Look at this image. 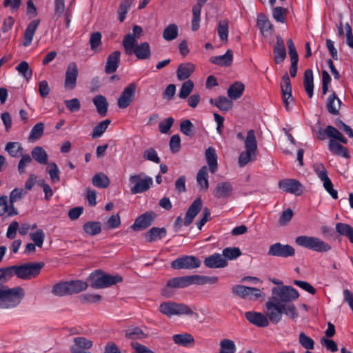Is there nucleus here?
I'll return each mask as SVG.
<instances>
[{
    "label": "nucleus",
    "instance_id": "obj_58",
    "mask_svg": "<svg viewBox=\"0 0 353 353\" xmlns=\"http://www.w3.org/2000/svg\"><path fill=\"white\" fill-rule=\"evenodd\" d=\"M15 275L14 265L0 268V284L4 283Z\"/></svg>",
    "mask_w": 353,
    "mask_h": 353
},
{
    "label": "nucleus",
    "instance_id": "obj_34",
    "mask_svg": "<svg viewBox=\"0 0 353 353\" xmlns=\"http://www.w3.org/2000/svg\"><path fill=\"white\" fill-rule=\"evenodd\" d=\"M69 295L78 294L81 292L85 290L88 287L87 282L81 280H74L67 281Z\"/></svg>",
    "mask_w": 353,
    "mask_h": 353
},
{
    "label": "nucleus",
    "instance_id": "obj_18",
    "mask_svg": "<svg viewBox=\"0 0 353 353\" xmlns=\"http://www.w3.org/2000/svg\"><path fill=\"white\" fill-rule=\"evenodd\" d=\"M232 185L228 181H221L216 185L213 194L216 199H228L233 193Z\"/></svg>",
    "mask_w": 353,
    "mask_h": 353
},
{
    "label": "nucleus",
    "instance_id": "obj_4",
    "mask_svg": "<svg viewBox=\"0 0 353 353\" xmlns=\"http://www.w3.org/2000/svg\"><path fill=\"white\" fill-rule=\"evenodd\" d=\"M245 148V150L241 152L239 157L238 163L240 167H243L256 159L257 141L253 130H250L247 133Z\"/></svg>",
    "mask_w": 353,
    "mask_h": 353
},
{
    "label": "nucleus",
    "instance_id": "obj_37",
    "mask_svg": "<svg viewBox=\"0 0 353 353\" xmlns=\"http://www.w3.org/2000/svg\"><path fill=\"white\" fill-rule=\"evenodd\" d=\"M93 103L96 106L97 112L102 117L106 115L108 112V103L105 97L99 94L92 99Z\"/></svg>",
    "mask_w": 353,
    "mask_h": 353
},
{
    "label": "nucleus",
    "instance_id": "obj_2",
    "mask_svg": "<svg viewBox=\"0 0 353 353\" xmlns=\"http://www.w3.org/2000/svg\"><path fill=\"white\" fill-rule=\"evenodd\" d=\"M24 290L21 287L9 288L3 285V291L0 301V308L10 309L19 305L24 297Z\"/></svg>",
    "mask_w": 353,
    "mask_h": 353
},
{
    "label": "nucleus",
    "instance_id": "obj_51",
    "mask_svg": "<svg viewBox=\"0 0 353 353\" xmlns=\"http://www.w3.org/2000/svg\"><path fill=\"white\" fill-rule=\"evenodd\" d=\"M257 291L253 287H247L241 285H236L232 288V292L236 296L242 298H247L249 296L250 291Z\"/></svg>",
    "mask_w": 353,
    "mask_h": 353
},
{
    "label": "nucleus",
    "instance_id": "obj_15",
    "mask_svg": "<svg viewBox=\"0 0 353 353\" xmlns=\"http://www.w3.org/2000/svg\"><path fill=\"white\" fill-rule=\"evenodd\" d=\"M78 73L79 70L76 63H70L65 71L64 81V87L66 90H72L76 87Z\"/></svg>",
    "mask_w": 353,
    "mask_h": 353
},
{
    "label": "nucleus",
    "instance_id": "obj_26",
    "mask_svg": "<svg viewBox=\"0 0 353 353\" xmlns=\"http://www.w3.org/2000/svg\"><path fill=\"white\" fill-rule=\"evenodd\" d=\"M208 0H198L197 3L192 8V30L196 31L199 28L201 12L203 6Z\"/></svg>",
    "mask_w": 353,
    "mask_h": 353
},
{
    "label": "nucleus",
    "instance_id": "obj_30",
    "mask_svg": "<svg viewBox=\"0 0 353 353\" xmlns=\"http://www.w3.org/2000/svg\"><path fill=\"white\" fill-rule=\"evenodd\" d=\"M6 213L8 216H12L17 215L18 212L14 207V205L8 203L7 196H0V216L4 215Z\"/></svg>",
    "mask_w": 353,
    "mask_h": 353
},
{
    "label": "nucleus",
    "instance_id": "obj_9",
    "mask_svg": "<svg viewBox=\"0 0 353 353\" xmlns=\"http://www.w3.org/2000/svg\"><path fill=\"white\" fill-rule=\"evenodd\" d=\"M129 182L130 184H133L130 188L132 194L146 192L153 183L152 177L147 176L143 172L130 176Z\"/></svg>",
    "mask_w": 353,
    "mask_h": 353
},
{
    "label": "nucleus",
    "instance_id": "obj_8",
    "mask_svg": "<svg viewBox=\"0 0 353 353\" xmlns=\"http://www.w3.org/2000/svg\"><path fill=\"white\" fill-rule=\"evenodd\" d=\"M159 311L163 314L171 317L174 315H190L194 314L192 309L183 303H177L172 301L163 302L160 304Z\"/></svg>",
    "mask_w": 353,
    "mask_h": 353
},
{
    "label": "nucleus",
    "instance_id": "obj_45",
    "mask_svg": "<svg viewBox=\"0 0 353 353\" xmlns=\"http://www.w3.org/2000/svg\"><path fill=\"white\" fill-rule=\"evenodd\" d=\"M191 278H192V284H197V285L214 284L218 281L217 276L192 275Z\"/></svg>",
    "mask_w": 353,
    "mask_h": 353
},
{
    "label": "nucleus",
    "instance_id": "obj_47",
    "mask_svg": "<svg viewBox=\"0 0 353 353\" xmlns=\"http://www.w3.org/2000/svg\"><path fill=\"white\" fill-rule=\"evenodd\" d=\"M44 131V124L42 122L37 123L31 130L29 136L28 141L33 142L38 140L41 137Z\"/></svg>",
    "mask_w": 353,
    "mask_h": 353
},
{
    "label": "nucleus",
    "instance_id": "obj_36",
    "mask_svg": "<svg viewBox=\"0 0 353 353\" xmlns=\"http://www.w3.org/2000/svg\"><path fill=\"white\" fill-rule=\"evenodd\" d=\"M245 86L243 83L239 81H236L230 86L227 91V94L232 100H236L239 99L244 91Z\"/></svg>",
    "mask_w": 353,
    "mask_h": 353
},
{
    "label": "nucleus",
    "instance_id": "obj_48",
    "mask_svg": "<svg viewBox=\"0 0 353 353\" xmlns=\"http://www.w3.org/2000/svg\"><path fill=\"white\" fill-rule=\"evenodd\" d=\"M125 336L130 339H143L148 336V335L138 327H131L127 329Z\"/></svg>",
    "mask_w": 353,
    "mask_h": 353
},
{
    "label": "nucleus",
    "instance_id": "obj_57",
    "mask_svg": "<svg viewBox=\"0 0 353 353\" xmlns=\"http://www.w3.org/2000/svg\"><path fill=\"white\" fill-rule=\"evenodd\" d=\"M257 26L261 32L263 33L272 28V25L265 15L261 14L258 16Z\"/></svg>",
    "mask_w": 353,
    "mask_h": 353
},
{
    "label": "nucleus",
    "instance_id": "obj_22",
    "mask_svg": "<svg viewBox=\"0 0 353 353\" xmlns=\"http://www.w3.org/2000/svg\"><path fill=\"white\" fill-rule=\"evenodd\" d=\"M274 61L276 63H282L286 57V50L283 39L280 35L276 36V42L274 46Z\"/></svg>",
    "mask_w": 353,
    "mask_h": 353
},
{
    "label": "nucleus",
    "instance_id": "obj_29",
    "mask_svg": "<svg viewBox=\"0 0 353 353\" xmlns=\"http://www.w3.org/2000/svg\"><path fill=\"white\" fill-rule=\"evenodd\" d=\"M205 159L209 166L208 168L210 172L214 173L217 170V155L216 150L212 147H209L205 151Z\"/></svg>",
    "mask_w": 353,
    "mask_h": 353
},
{
    "label": "nucleus",
    "instance_id": "obj_10",
    "mask_svg": "<svg viewBox=\"0 0 353 353\" xmlns=\"http://www.w3.org/2000/svg\"><path fill=\"white\" fill-rule=\"evenodd\" d=\"M201 265V261L190 255L179 257L171 263V267L175 270L197 268Z\"/></svg>",
    "mask_w": 353,
    "mask_h": 353
},
{
    "label": "nucleus",
    "instance_id": "obj_42",
    "mask_svg": "<svg viewBox=\"0 0 353 353\" xmlns=\"http://www.w3.org/2000/svg\"><path fill=\"white\" fill-rule=\"evenodd\" d=\"M5 150L12 157H19L21 155L23 148L21 146V144L19 142H8L5 147Z\"/></svg>",
    "mask_w": 353,
    "mask_h": 353
},
{
    "label": "nucleus",
    "instance_id": "obj_1",
    "mask_svg": "<svg viewBox=\"0 0 353 353\" xmlns=\"http://www.w3.org/2000/svg\"><path fill=\"white\" fill-rule=\"evenodd\" d=\"M136 37L131 33L126 34L123 40V46L128 54H134L135 56L141 60L148 59L150 57V47L148 42H143L137 45Z\"/></svg>",
    "mask_w": 353,
    "mask_h": 353
},
{
    "label": "nucleus",
    "instance_id": "obj_31",
    "mask_svg": "<svg viewBox=\"0 0 353 353\" xmlns=\"http://www.w3.org/2000/svg\"><path fill=\"white\" fill-rule=\"evenodd\" d=\"M328 149L334 154L347 159L350 157L347 149L333 139L329 141Z\"/></svg>",
    "mask_w": 353,
    "mask_h": 353
},
{
    "label": "nucleus",
    "instance_id": "obj_24",
    "mask_svg": "<svg viewBox=\"0 0 353 353\" xmlns=\"http://www.w3.org/2000/svg\"><path fill=\"white\" fill-rule=\"evenodd\" d=\"M190 285H192L191 276H179L170 279L166 284V288H184Z\"/></svg>",
    "mask_w": 353,
    "mask_h": 353
},
{
    "label": "nucleus",
    "instance_id": "obj_44",
    "mask_svg": "<svg viewBox=\"0 0 353 353\" xmlns=\"http://www.w3.org/2000/svg\"><path fill=\"white\" fill-rule=\"evenodd\" d=\"M83 230L89 235L94 236L99 234L101 231V225L100 222L88 221L83 225Z\"/></svg>",
    "mask_w": 353,
    "mask_h": 353
},
{
    "label": "nucleus",
    "instance_id": "obj_23",
    "mask_svg": "<svg viewBox=\"0 0 353 353\" xmlns=\"http://www.w3.org/2000/svg\"><path fill=\"white\" fill-rule=\"evenodd\" d=\"M120 56L121 52L119 50H116L108 57L105 67V72L107 74H112L117 70L120 61Z\"/></svg>",
    "mask_w": 353,
    "mask_h": 353
},
{
    "label": "nucleus",
    "instance_id": "obj_5",
    "mask_svg": "<svg viewBox=\"0 0 353 353\" xmlns=\"http://www.w3.org/2000/svg\"><path fill=\"white\" fill-rule=\"evenodd\" d=\"M299 296V294L296 289L290 285H282L272 288L270 299L281 305L291 303Z\"/></svg>",
    "mask_w": 353,
    "mask_h": 353
},
{
    "label": "nucleus",
    "instance_id": "obj_33",
    "mask_svg": "<svg viewBox=\"0 0 353 353\" xmlns=\"http://www.w3.org/2000/svg\"><path fill=\"white\" fill-rule=\"evenodd\" d=\"M341 101L336 97L335 93L332 94L327 99L326 107L329 113L333 115H338Z\"/></svg>",
    "mask_w": 353,
    "mask_h": 353
},
{
    "label": "nucleus",
    "instance_id": "obj_20",
    "mask_svg": "<svg viewBox=\"0 0 353 353\" xmlns=\"http://www.w3.org/2000/svg\"><path fill=\"white\" fill-rule=\"evenodd\" d=\"M203 263L209 268H223L228 265V261L219 253L206 257Z\"/></svg>",
    "mask_w": 353,
    "mask_h": 353
},
{
    "label": "nucleus",
    "instance_id": "obj_19",
    "mask_svg": "<svg viewBox=\"0 0 353 353\" xmlns=\"http://www.w3.org/2000/svg\"><path fill=\"white\" fill-rule=\"evenodd\" d=\"M202 208V200L201 197L196 198L190 205L184 219V225H190L195 216L199 214Z\"/></svg>",
    "mask_w": 353,
    "mask_h": 353
},
{
    "label": "nucleus",
    "instance_id": "obj_35",
    "mask_svg": "<svg viewBox=\"0 0 353 353\" xmlns=\"http://www.w3.org/2000/svg\"><path fill=\"white\" fill-rule=\"evenodd\" d=\"M196 181L201 190H207L209 188L208 169L204 165L201 168L196 174Z\"/></svg>",
    "mask_w": 353,
    "mask_h": 353
},
{
    "label": "nucleus",
    "instance_id": "obj_32",
    "mask_svg": "<svg viewBox=\"0 0 353 353\" xmlns=\"http://www.w3.org/2000/svg\"><path fill=\"white\" fill-rule=\"evenodd\" d=\"M303 85L307 94L310 98H312L314 90V77L311 69H307L304 72Z\"/></svg>",
    "mask_w": 353,
    "mask_h": 353
},
{
    "label": "nucleus",
    "instance_id": "obj_11",
    "mask_svg": "<svg viewBox=\"0 0 353 353\" xmlns=\"http://www.w3.org/2000/svg\"><path fill=\"white\" fill-rule=\"evenodd\" d=\"M136 88L137 85L134 83H130L124 88L117 101L119 108L124 109L130 105L134 99Z\"/></svg>",
    "mask_w": 353,
    "mask_h": 353
},
{
    "label": "nucleus",
    "instance_id": "obj_40",
    "mask_svg": "<svg viewBox=\"0 0 353 353\" xmlns=\"http://www.w3.org/2000/svg\"><path fill=\"white\" fill-rule=\"evenodd\" d=\"M336 231L341 235L347 237L350 242L353 244V228L347 223H337Z\"/></svg>",
    "mask_w": 353,
    "mask_h": 353
},
{
    "label": "nucleus",
    "instance_id": "obj_43",
    "mask_svg": "<svg viewBox=\"0 0 353 353\" xmlns=\"http://www.w3.org/2000/svg\"><path fill=\"white\" fill-rule=\"evenodd\" d=\"M93 185L100 188H106L110 185V179L106 174L99 172L94 175L92 179Z\"/></svg>",
    "mask_w": 353,
    "mask_h": 353
},
{
    "label": "nucleus",
    "instance_id": "obj_25",
    "mask_svg": "<svg viewBox=\"0 0 353 353\" xmlns=\"http://www.w3.org/2000/svg\"><path fill=\"white\" fill-rule=\"evenodd\" d=\"M195 65L190 62L181 63L176 70L177 79L183 81L188 79L194 72Z\"/></svg>",
    "mask_w": 353,
    "mask_h": 353
},
{
    "label": "nucleus",
    "instance_id": "obj_41",
    "mask_svg": "<svg viewBox=\"0 0 353 353\" xmlns=\"http://www.w3.org/2000/svg\"><path fill=\"white\" fill-rule=\"evenodd\" d=\"M173 341L182 346L188 347L194 341L193 336L190 334H178L172 336Z\"/></svg>",
    "mask_w": 353,
    "mask_h": 353
},
{
    "label": "nucleus",
    "instance_id": "obj_14",
    "mask_svg": "<svg viewBox=\"0 0 353 353\" xmlns=\"http://www.w3.org/2000/svg\"><path fill=\"white\" fill-rule=\"evenodd\" d=\"M279 186L285 192L300 196L304 190L303 185L297 180L293 179H282L279 182Z\"/></svg>",
    "mask_w": 353,
    "mask_h": 353
},
{
    "label": "nucleus",
    "instance_id": "obj_27",
    "mask_svg": "<svg viewBox=\"0 0 353 353\" xmlns=\"http://www.w3.org/2000/svg\"><path fill=\"white\" fill-rule=\"evenodd\" d=\"M39 19L32 21L27 26L23 37V45L25 47L30 46L32 43L34 34L39 25Z\"/></svg>",
    "mask_w": 353,
    "mask_h": 353
},
{
    "label": "nucleus",
    "instance_id": "obj_64",
    "mask_svg": "<svg viewBox=\"0 0 353 353\" xmlns=\"http://www.w3.org/2000/svg\"><path fill=\"white\" fill-rule=\"evenodd\" d=\"M30 239L39 248H41L45 239V233L41 229H38L35 232L30 234Z\"/></svg>",
    "mask_w": 353,
    "mask_h": 353
},
{
    "label": "nucleus",
    "instance_id": "obj_46",
    "mask_svg": "<svg viewBox=\"0 0 353 353\" xmlns=\"http://www.w3.org/2000/svg\"><path fill=\"white\" fill-rule=\"evenodd\" d=\"M327 137L335 140H337L343 143H347V139L334 127L332 125H327L326 127Z\"/></svg>",
    "mask_w": 353,
    "mask_h": 353
},
{
    "label": "nucleus",
    "instance_id": "obj_49",
    "mask_svg": "<svg viewBox=\"0 0 353 353\" xmlns=\"http://www.w3.org/2000/svg\"><path fill=\"white\" fill-rule=\"evenodd\" d=\"M216 107L220 111L228 112L233 108L232 100L224 96H219L217 97Z\"/></svg>",
    "mask_w": 353,
    "mask_h": 353
},
{
    "label": "nucleus",
    "instance_id": "obj_63",
    "mask_svg": "<svg viewBox=\"0 0 353 353\" xmlns=\"http://www.w3.org/2000/svg\"><path fill=\"white\" fill-rule=\"evenodd\" d=\"M299 341L301 346L307 350H313L314 347V340L307 336L304 332L299 334Z\"/></svg>",
    "mask_w": 353,
    "mask_h": 353
},
{
    "label": "nucleus",
    "instance_id": "obj_50",
    "mask_svg": "<svg viewBox=\"0 0 353 353\" xmlns=\"http://www.w3.org/2000/svg\"><path fill=\"white\" fill-rule=\"evenodd\" d=\"M178 36V27L176 24L168 25L163 30V37L166 41H172Z\"/></svg>",
    "mask_w": 353,
    "mask_h": 353
},
{
    "label": "nucleus",
    "instance_id": "obj_59",
    "mask_svg": "<svg viewBox=\"0 0 353 353\" xmlns=\"http://www.w3.org/2000/svg\"><path fill=\"white\" fill-rule=\"evenodd\" d=\"M235 350V344L232 340L225 339L221 341L219 353H234Z\"/></svg>",
    "mask_w": 353,
    "mask_h": 353
},
{
    "label": "nucleus",
    "instance_id": "obj_55",
    "mask_svg": "<svg viewBox=\"0 0 353 353\" xmlns=\"http://www.w3.org/2000/svg\"><path fill=\"white\" fill-rule=\"evenodd\" d=\"M110 123V120L106 119L104 120L99 123H98L95 127H94L92 133V138L95 139L97 137H101L104 132L108 128V125Z\"/></svg>",
    "mask_w": 353,
    "mask_h": 353
},
{
    "label": "nucleus",
    "instance_id": "obj_17",
    "mask_svg": "<svg viewBox=\"0 0 353 353\" xmlns=\"http://www.w3.org/2000/svg\"><path fill=\"white\" fill-rule=\"evenodd\" d=\"M155 218L154 212L150 211L139 216L132 225L131 228L134 230H140L145 229L152 225Z\"/></svg>",
    "mask_w": 353,
    "mask_h": 353
},
{
    "label": "nucleus",
    "instance_id": "obj_62",
    "mask_svg": "<svg viewBox=\"0 0 353 353\" xmlns=\"http://www.w3.org/2000/svg\"><path fill=\"white\" fill-rule=\"evenodd\" d=\"M218 34L221 41L227 42L228 38V23L227 21H220L218 26Z\"/></svg>",
    "mask_w": 353,
    "mask_h": 353
},
{
    "label": "nucleus",
    "instance_id": "obj_61",
    "mask_svg": "<svg viewBox=\"0 0 353 353\" xmlns=\"http://www.w3.org/2000/svg\"><path fill=\"white\" fill-rule=\"evenodd\" d=\"M16 70L26 79H29L32 77V71L30 69L28 63L25 61L20 62L16 66Z\"/></svg>",
    "mask_w": 353,
    "mask_h": 353
},
{
    "label": "nucleus",
    "instance_id": "obj_53",
    "mask_svg": "<svg viewBox=\"0 0 353 353\" xmlns=\"http://www.w3.org/2000/svg\"><path fill=\"white\" fill-rule=\"evenodd\" d=\"M221 255L226 260H234L241 255V252L239 248L229 247L223 249Z\"/></svg>",
    "mask_w": 353,
    "mask_h": 353
},
{
    "label": "nucleus",
    "instance_id": "obj_6",
    "mask_svg": "<svg viewBox=\"0 0 353 353\" xmlns=\"http://www.w3.org/2000/svg\"><path fill=\"white\" fill-rule=\"evenodd\" d=\"M295 242L299 246L317 252H326L332 248L330 244L315 236H299L296 238Z\"/></svg>",
    "mask_w": 353,
    "mask_h": 353
},
{
    "label": "nucleus",
    "instance_id": "obj_28",
    "mask_svg": "<svg viewBox=\"0 0 353 353\" xmlns=\"http://www.w3.org/2000/svg\"><path fill=\"white\" fill-rule=\"evenodd\" d=\"M233 60V52L228 49L225 54L221 56H214L210 58V61L216 65L221 66H230Z\"/></svg>",
    "mask_w": 353,
    "mask_h": 353
},
{
    "label": "nucleus",
    "instance_id": "obj_60",
    "mask_svg": "<svg viewBox=\"0 0 353 353\" xmlns=\"http://www.w3.org/2000/svg\"><path fill=\"white\" fill-rule=\"evenodd\" d=\"M194 88V83L191 80L185 81L180 89L179 97L181 99H186L192 92Z\"/></svg>",
    "mask_w": 353,
    "mask_h": 353
},
{
    "label": "nucleus",
    "instance_id": "obj_7",
    "mask_svg": "<svg viewBox=\"0 0 353 353\" xmlns=\"http://www.w3.org/2000/svg\"><path fill=\"white\" fill-rule=\"evenodd\" d=\"M44 266V263H26L14 265L15 275L23 280H30L37 277Z\"/></svg>",
    "mask_w": 353,
    "mask_h": 353
},
{
    "label": "nucleus",
    "instance_id": "obj_39",
    "mask_svg": "<svg viewBox=\"0 0 353 353\" xmlns=\"http://www.w3.org/2000/svg\"><path fill=\"white\" fill-rule=\"evenodd\" d=\"M31 155L32 157L39 163L42 165L47 164L48 155L42 147H34L31 151Z\"/></svg>",
    "mask_w": 353,
    "mask_h": 353
},
{
    "label": "nucleus",
    "instance_id": "obj_16",
    "mask_svg": "<svg viewBox=\"0 0 353 353\" xmlns=\"http://www.w3.org/2000/svg\"><path fill=\"white\" fill-rule=\"evenodd\" d=\"M282 92V99L287 110H289V100L293 101L292 96V87L290 77L288 73H285L282 77V83L281 84Z\"/></svg>",
    "mask_w": 353,
    "mask_h": 353
},
{
    "label": "nucleus",
    "instance_id": "obj_3",
    "mask_svg": "<svg viewBox=\"0 0 353 353\" xmlns=\"http://www.w3.org/2000/svg\"><path fill=\"white\" fill-rule=\"evenodd\" d=\"M88 280L93 289H102L121 282L123 278L119 275H111L104 273L101 270H97L90 274Z\"/></svg>",
    "mask_w": 353,
    "mask_h": 353
},
{
    "label": "nucleus",
    "instance_id": "obj_13",
    "mask_svg": "<svg viewBox=\"0 0 353 353\" xmlns=\"http://www.w3.org/2000/svg\"><path fill=\"white\" fill-rule=\"evenodd\" d=\"M265 316L274 324H277L282 318V308L281 305L270 299L265 303Z\"/></svg>",
    "mask_w": 353,
    "mask_h": 353
},
{
    "label": "nucleus",
    "instance_id": "obj_21",
    "mask_svg": "<svg viewBox=\"0 0 353 353\" xmlns=\"http://www.w3.org/2000/svg\"><path fill=\"white\" fill-rule=\"evenodd\" d=\"M245 316L250 323L258 327H265L269 325L268 319L261 312H247Z\"/></svg>",
    "mask_w": 353,
    "mask_h": 353
},
{
    "label": "nucleus",
    "instance_id": "obj_54",
    "mask_svg": "<svg viewBox=\"0 0 353 353\" xmlns=\"http://www.w3.org/2000/svg\"><path fill=\"white\" fill-rule=\"evenodd\" d=\"M46 172L49 174L52 183H56L60 181V171L55 163H50L46 167Z\"/></svg>",
    "mask_w": 353,
    "mask_h": 353
},
{
    "label": "nucleus",
    "instance_id": "obj_52",
    "mask_svg": "<svg viewBox=\"0 0 353 353\" xmlns=\"http://www.w3.org/2000/svg\"><path fill=\"white\" fill-rule=\"evenodd\" d=\"M282 314H284L289 318L294 319L298 317L299 313L294 303H288L281 305Z\"/></svg>",
    "mask_w": 353,
    "mask_h": 353
},
{
    "label": "nucleus",
    "instance_id": "obj_56",
    "mask_svg": "<svg viewBox=\"0 0 353 353\" xmlns=\"http://www.w3.org/2000/svg\"><path fill=\"white\" fill-rule=\"evenodd\" d=\"M52 293L57 296L69 295L67 281L55 284L52 289Z\"/></svg>",
    "mask_w": 353,
    "mask_h": 353
},
{
    "label": "nucleus",
    "instance_id": "obj_38",
    "mask_svg": "<svg viewBox=\"0 0 353 353\" xmlns=\"http://www.w3.org/2000/svg\"><path fill=\"white\" fill-rule=\"evenodd\" d=\"M166 234V230L164 228L153 227L145 234V238L148 242H153L161 239Z\"/></svg>",
    "mask_w": 353,
    "mask_h": 353
},
{
    "label": "nucleus",
    "instance_id": "obj_12",
    "mask_svg": "<svg viewBox=\"0 0 353 353\" xmlns=\"http://www.w3.org/2000/svg\"><path fill=\"white\" fill-rule=\"evenodd\" d=\"M295 254L294 248L288 244L283 245L281 243H276L270 246L268 254L270 256L287 258L292 256Z\"/></svg>",
    "mask_w": 353,
    "mask_h": 353
}]
</instances>
